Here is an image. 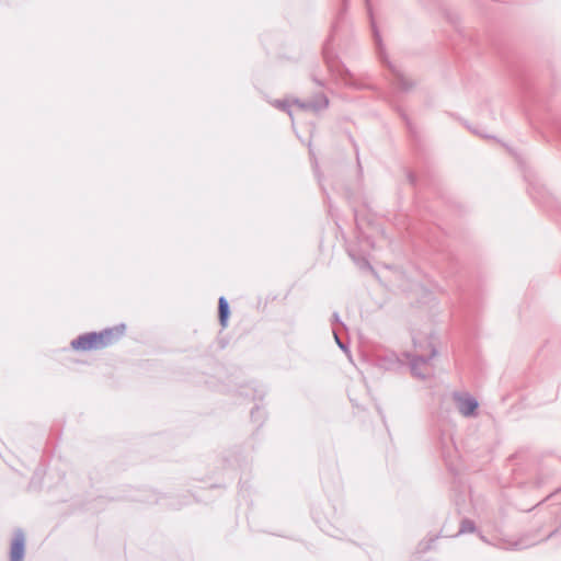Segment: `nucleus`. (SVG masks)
Listing matches in <instances>:
<instances>
[{
  "label": "nucleus",
  "mask_w": 561,
  "mask_h": 561,
  "mask_svg": "<svg viewBox=\"0 0 561 561\" xmlns=\"http://www.w3.org/2000/svg\"><path fill=\"white\" fill-rule=\"evenodd\" d=\"M478 408V402L472 398L460 397L458 398L459 412L465 416H470Z\"/></svg>",
  "instance_id": "7ed1b4c3"
},
{
  "label": "nucleus",
  "mask_w": 561,
  "mask_h": 561,
  "mask_svg": "<svg viewBox=\"0 0 561 561\" xmlns=\"http://www.w3.org/2000/svg\"><path fill=\"white\" fill-rule=\"evenodd\" d=\"M24 556V539L16 537L11 545L10 558L11 561H22Z\"/></svg>",
  "instance_id": "20e7f679"
},
{
  "label": "nucleus",
  "mask_w": 561,
  "mask_h": 561,
  "mask_svg": "<svg viewBox=\"0 0 561 561\" xmlns=\"http://www.w3.org/2000/svg\"><path fill=\"white\" fill-rule=\"evenodd\" d=\"M416 356L423 360L431 359L436 355L434 342L428 337H422L415 342Z\"/></svg>",
  "instance_id": "f03ea898"
},
{
  "label": "nucleus",
  "mask_w": 561,
  "mask_h": 561,
  "mask_svg": "<svg viewBox=\"0 0 561 561\" xmlns=\"http://www.w3.org/2000/svg\"><path fill=\"white\" fill-rule=\"evenodd\" d=\"M229 316V307L227 300L221 297L219 299V319L222 327H226Z\"/></svg>",
  "instance_id": "39448f33"
},
{
  "label": "nucleus",
  "mask_w": 561,
  "mask_h": 561,
  "mask_svg": "<svg viewBox=\"0 0 561 561\" xmlns=\"http://www.w3.org/2000/svg\"><path fill=\"white\" fill-rule=\"evenodd\" d=\"M111 332L88 333L79 336L71 342V346L77 351H92L105 347L111 341Z\"/></svg>",
  "instance_id": "f257e3e1"
}]
</instances>
